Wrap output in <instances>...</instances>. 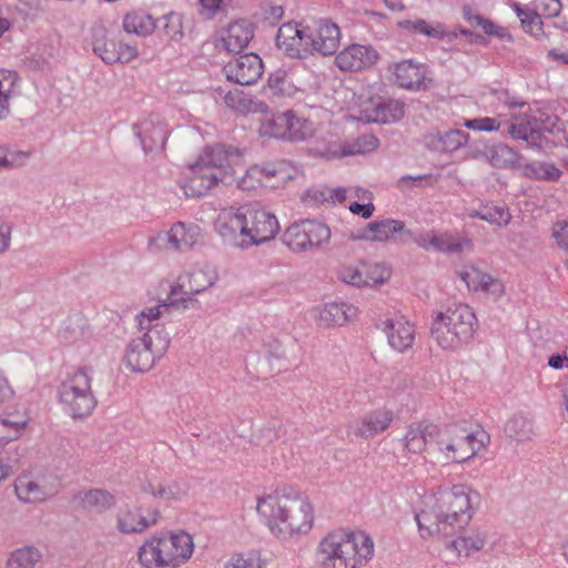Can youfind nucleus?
<instances>
[{"instance_id":"nucleus-1","label":"nucleus","mask_w":568,"mask_h":568,"mask_svg":"<svg viewBox=\"0 0 568 568\" xmlns=\"http://www.w3.org/2000/svg\"><path fill=\"white\" fill-rule=\"evenodd\" d=\"M255 510L260 523L277 540H296L315 526V507L308 496L288 486L258 496Z\"/></svg>"},{"instance_id":"nucleus-2","label":"nucleus","mask_w":568,"mask_h":568,"mask_svg":"<svg viewBox=\"0 0 568 568\" xmlns=\"http://www.w3.org/2000/svg\"><path fill=\"white\" fill-rule=\"evenodd\" d=\"M477 497V493L465 484L438 487L426 495L422 509L415 515L420 538L448 536L465 528L475 514Z\"/></svg>"},{"instance_id":"nucleus-3","label":"nucleus","mask_w":568,"mask_h":568,"mask_svg":"<svg viewBox=\"0 0 568 568\" xmlns=\"http://www.w3.org/2000/svg\"><path fill=\"white\" fill-rule=\"evenodd\" d=\"M374 556L375 542L372 536L348 527L327 531L314 551L318 568H364Z\"/></svg>"},{"instance_id":"nucleus-4","label":"nucleus","mask_w":568,"mask_h":568,"mask_svg":"<svg viewBox=\"0 0 568 568\" xmlns=\"http://www.w3.org/2000/svg\"><path fill=\"white\" fill-rule=\"evenodd\" d=\"M215 227L223 237H237L240 246L250 247L273 240L280 232V222L260 204H245L221 210Z\"/></svg>"},{"instance_id":"nucleus-5","label":"nucleus","mask_w":568,"mask_h":568,"mask_svg":"<svg viewBox=\"0 0 568 568\" xmlns=\"http://www.w3.org/2000/svg\"><path fill=\"white\" fill-rule=\"evenodd\" d=\"M194 537L184 529H166L150 535L139 547L142 568H181L193 557Z\"/></svg>"},{"instance_id":"nucleus-6","label":"nucleus","mask_w":568,"mask_h":568,"mask_svg":"<svg viewBox=\"0 0 568 568\" xmlns=\"http://www.w3.org/2000/svg\"><path fill=\"white\" fill-rule=\"evenodd\" d=\"M489 435L480 428L469 429L462 425H449L445 428L438 450L449 463H467L487 450Z\"/></svg>"},{"instance_id":"nucleus-7","label":"nucleus","mask_w":568,"mask_h":568,"mask_svg":"<svg viewBox=\"0 0 568 568\" xmlns=\"http://www.w3.org/2000/svg\"><path fill=\"white\" fill-rule=\"evenodd\" d=\"M476 321L469 305L454 303L434 318L432 337L442 348L453 349L471 335Z\"/></svg>"},{"instance_id":"nucleus-8","label":"nucleus","mask_w":568,"mask_h":568,"mask_svg":"<svg viewBox=\"0 0 568 568\" xmlns=\"http://www.w3.org/2000/svg\"><path fill=\"white\" fill-rule=\"evenodd\" d=\"M170 346V336L165 331L145 332L142 337L132 339L128 345L123 362L134 373L150 371Z\"/></svg>"},{"instance_id":"nucleus-9","label":"nucleus","mask_w":568,"mask_h":568,"mask_svg":"<svg viewBox=\"0 0 568 568\" xmlns=\"http://www.w3.org/2000/svg\"><path fill=\"white\" fill-rule=\"evenodd\" d=\"M63 412L73 419L87 418L97 406L91 388V378L83 371H77L67 378L59 390Z\"/></svg>"},{"instance_id":"nucleus-10","label":"nucleus","mask_w":568,"mask_h":568,"mask_svg":"<svg viewBox=\"0 0 568 568\" xmlns=\"http://www.w3.org/2000/svg\"><path fill=\"white\" fill-rule=\"evenodd\" d=\"M200 155L204 160L205 166L211 169L225 186L233 185L236 175L245 169L243 153L232 145L206 146Z\"/></svg>"},{"instance_id":"nucleus-11","label":"nucleus","mask_w":568,"mask_h":568,"mask_svg":"<svg viewBox=\"0 0 568 568\" xmlns=\"http://www.w3.org/2000/svg\"><path fill=\"white\" fill-rule=\"evenodd\" d=\"M331 229L322 222L305 220L290 225L282 235L283 244L294 253H301L326 244Z\"/></svg>"},{"instance_id":"nucleus-12","label":"nucleus","mask_w":568,"mask_h":568,"mask_svg":"<svg viewBox=\"0 0 568 568\" xmlns=\"http://www.w3.org/2000/svg\"><path fill=\"white\" fill-rule=\"evenodd\" d=\"M456 275L473 295L491 301H499L505 295L504 282L476 264L462 266L456 271Z\"/></svg>"},{"instance_id":"nucleus-13","label":"nucleus","mask_w":568,"mask_h":568,"mask_svg":"<svg viewBox=\"0 0 568 568\" xmlns=\"http://www.w3.org/2000/svg\"><path fill=\"white\" fill-rule=\"evenodd\" d=\"M307 54L329 57L341 45V28L329 19H320L306 26Z\"/></svg>"},{"instance_id":"nucleus-14","label":"nucleus","mask_w":568,"mask_h":568,"mask_svg":"<svg viewBox=\"0 0 568 568\" xmlns=\"http://www.w3.org/2000/svg\"><path fill=\"white\" fill-rule=\"evenodd\" d=\"M381 61V53L372 44L349 43L335 53L334 65L342 72H365Z\"/></svg>"},{"instance_id":"nucleus-15","label":"nucleus","mask_w":568,"mask_h":568,"mask_svg":"<svg viewBox=\"0 0 568 568\" xmlns=\"http://www.w3.org/2000/svg\"><path fill=\"white\" fill-rule=\"evenodd\" d=\"M389 80L397 87L418 91L427 87L429 81L427 67L412 59L393 62L388 65Z\"/></svg>"},{"instance_id":"nucleus-16","label":"nucleus","mask_w":568,"mask_h":568,"mask_svg":"<svg viewBox=\"0 0 568 568\" xmlns=\"http://www.w3.org/2000/svg\"><path fill=\"white\" fill-rule=\"evenodd\" d=\"M59 484L49 477L33 478L28 475L19 476L14 483V493L18 499L27 504H38L55 496Z\"/></svg>"},{"instance_id":"nucleus-17","label":"nucleus","mask_w":568,"mask_h":568,"mask_svg":"<svg viewBox=\"0 0 568 568\" xmlns=\"http://www.w3.org/2000/svg\"><path fill=\"white\" fill-rule=\"evenodd\" d=\"M404 114L405 104L403 102L371 98L361 105L358 120L367 123H393L399 121Z\"/></svg>"},{"instance_id":"nucleus-18","label":"nucleus","mask_w":568,"mask_h":568,"mask_svg":"<svg viewBox=\"0 0 568 568\" xmlns=\"http://www.w3.org/2000/svg\"><path fill=\"white\" fill-rule=\"evenodd\" d=\"M219 185H222V182L211 169L205 166L204 160L199 155L196 161L189 166V174L181 187L186 196L200 197Z\"/></svg>"},{"instance_id":"nucleus-19","label":"nucleus","mask_w":568,"mask_h":568,"mask_svg":"<svg viewBox=\"0 0 568 568\" xmlns=\"http://www.w3.org/2000/svg\"><path fill=\"white\" fill-rule=\"evenodd\" d=\"M254 28L245 19L234 20L221 28L216 39V47L227 52H240L253 39Z\"/></svg>"},{"instance_id":"nucleus-20","label":"nucleus","mask_w":568,"mask_h":568,"mask_svg":"<svg viewBox=\"0 0 568 568\" xmlns=\"http://www.w3.org/2000/svg\"><path fill=\"white\" fill-rule=\"evenodd\" d=\"M263 61L255 53L240 55L225 67L227 79L241 85L255 83L263 74Z\"/></svg>"},{"instance_id":"nucleus-21","label":"nucleus","mask_w":568,"mask_h":568,"mask_svg":"<svg viewBox=\"0 0 568 568\" xmlns=\"http://www.w3.org/2000/svg\"><path fill=\"white\" fill-rule=\"evenodd\" d=\"M383 332L388 345L398 353H404L414 345L415 326L403 315L386 318L383 322Z\"/></svg>"},{"instance_id":"nucleus-22","label":"nucleus","mask_w":568,"mask_h":568,"mask_svg":"<svg viewBox=\"0 0 568 568\" xmlns=\"http://www.w3.org/2000/svg\"><path fill=\"white\" fill-rule=\"evenodd\" d=\"M306 40V26L290 21L278 28L276 44L291 58H305L308 55Z\"/></svg>"},{"instance_id":"nucleus-23","label":"nucleus","mask_w":568,"mask_h":568,"mask_svg":"<svg viewBox=\"0 0 568 568\" xmlns=\"http://www.w3.org/2000/svg\"><path fill=\"white\" fill-rule=\"evenodd\" d=\"M115 519L116 529L121 534H136L154 526L159 520V511L149 510L143 514L142 509L125 505L118 509Z\"/></svg>"},{"instance_id":"nucleus-24","label":"nucleus","mask_w":568,"mask_h":568,"mask_svg":"<svg viewBox=\"0 0 568 568\" xmlns=\"http://www.w3.org/2000/svg\"><path fill=\"white\" fill-rule=\"evenodd\" d=\"M143 493L165 503H178L189 495V485L182 480L150 477L142 486Z\"/></svg>"},{"instance_id":"nucleus-25","label":"nucleus","mask_w":568,"mask_h":568,"mask_svg":"<svg viewBox=\"0 0 568 568\" xmlns=\"http://www.w3.org/2000/svg\"><path fill=\"white\" fill-rule=\"evenodd\" d=\"M394 419V410L386 405H382L365 413L358 419L354 433L363 438H374L386 432Z\"/></svg>"},{"instance_id":"nucleus-26","label":"nucleus","mask_w":568,"mask_h":568,"mask_svg":"<svg viewBox=\"0 0 568 568\" xmlns=\"http://www.w3.org/2000/svg\"><path fill=\"white\" fill-rule=\"evenodd\" d=\"M115 503L112 493L100 488L81 489L71 497V505L78 511L102 514L113 508Z\"/></svg>"},{"instance_id":"nucleus-27","label":"nucleus","mask_w":568,"mask_h":568,"mask_svg":"<svg viewBox=\"0 0 568 568\" xmlns=\"http://www.w3.org/2000/svg\"><path fill=\"white\" fill-rule=\"evenodd\" d=\"M264 174V186L284 187L291 181L303 176L301 168L287 160H277L262 166Z\"/></svg>"},{"instance_id":"nucleus-28","label":"nucleus","mask_w":568,"mask_h":568,"mask_svg":"<svg viewBox=\"0 0 568 568\" xmlns=\"http://www.w3.org/2000/svg\"><path fill=\"white\" fill-rule=\"evenodd\" d=\"M417 243L424 250L446 253L469 252L473 248V241L470 239L448 233L422 236Z\"/></svg>"},{"instance_id":"nucleus-29","label":"nucleus","mask_w":568,"mask_h":568,"mask_svg":"<svg viewBox=\"0 0 568 568\" xmlns=\"http://www.w3.org/2000/svg\"><path fill=\"white\" fill-rule=\"evenodd\" d=\"M185 284L187 283L181 280V275L172 281H162L159 286L158 300L162 302L164 306L189 307V305L194 302L192 298L194 294L184 288Z\"/></svg>"},{"instance_id":"nucleus-30","label":"nucleus","mask_w":568,"mask_h":568,"mask_svg":"<svg viewBox=\"0 0 568 568\" xmlns=\"http://www.w3.org/2000/svg\"><path fill=\"white\" fill-rule=\"evenodd\" d=\"M404 227V223L397 220L385 219L373 221L355 235H352V239L368 242H385L390 240L396 233L403 231Z\"/></svg>"},{"instance_id":"nucleus-31","label":"nucleus","mask_w":568,"mask_h":568,"mask_svg":"<svg viewBox=\"0 0 568 568\" xmlns=\"http://www.w3.org/2000/svg\"><path fill=\"white\" fill-rule=\"evenodd\" d=\"M358 315L356 306L346 303H327L318 311V322L322 326H343Z\"/></svg>"},{"instance_id":"nucleus-32","label":"nucleus","mask_w":568,"mask_h":568,"mask_svg":"<svg viewBox=\"0 0 568 568\" xmlns=\"http://www.w3.org/2000/svg\"><path fill=\"white\" fill-rule=\"evenodd\" d=\"M487 545V535L481 530H471L457 536L446 544V548L452 550L456 557H470L481 551Z\"/></svg>"},{"instance_id":"nucleus-33","label":"nucleus","mask_w":568,"mask_h":568,"mask_svg":"<svg viewBox=\"0 0 568 568\" xmlns=\"http://www.w3.org/2000/svg\"><path fill=\"white\" fill-rule=\"evenodd\" d=\"M19 94V74L13 70L0 68V120L10 114L11 104Z\"/></svg>"},{"instance_id":"nucleus-34","label":"nucleus","mask_w":568,"mask_h":568,"mask_svg":"<svg viewBox=\"0 0 568 568\" xmlns=\"http://www.w3.org/2000/svg\"><path fill=\"white\" fill-rule=\"evenodd\" d=\"M434 426L426 420L410 423L403 437V445L407 453L422 454L427 448V437L432 436Z\"/></svg>"},{"instance_id":"nucleus-35","label":"nucleus","mask_w":568,"mask_h":568,"mask_svg":"<svg viewBox=\"0 0 568 568\" xmlns=\"http://www.w3.org/2000/svg\"><path fill=\"white\" fill-rule=\"evenodd\" d=\"M29 416L26 412L16 410L0 416V448L13 440H18L24 433Z\"/></svg>"},{"instance_id":"nucleus-36","label":"nucleus","mask_w":568,"mask_h":568,"mask_svg":"<svg viewBox=\"0 0 568 568\" xmlns=\"http://www.w3.org/2000/svg\"><path fill=\"white\" fill-rule=\"evenodd\" d=\"M285 121V142H302L315 135V123L307 118L298 115L293 110H286Z\"/></svg>"},{"instance_id":"nucleus-37","label":"nucleus","mask_w":568,"mask_h":568,"mask_svg":"<svg viewBox=\"0 0 568 568\" xmlns=\"http://www.w3.org/2000/svg\"><path fill=\"white\" fill-rule=\"evenodd\" d=\"M168 243L176 250L190 248L202 237V231L196 224L175 223L165 234Z\"/></svg>"},{"instance_id":"nucleus-38","label":"nucleus","mask_w":568,"mask_h":568,"mask_svg":"<svg viewBox=\"0 0 568 568\" xmlns=\"http://www.w3.org/2000/svg\"><path fill=\"white\" fill-rule=\"evenodd\" d=\"M261 114L257 128L258 135L264 139L285 141L286 111L275 113L267 108V111Z\"/></svg>"},{"instance_id":"nucleus-39","label":"nucleus","mask_w":568,"mask_h":568,"mask_svg":"<svg viewBox=\"0 0 568 568\" xmlns=\"http://www.w3.org/2000/svg\"><path fill=\"white\" fill-rule=\"evenodd\" d=\"M225 104L242 114L248 113H265L267 111V103L253 99L242 90L229 91L224 97Z\"/></svg>"},{"instance_id":"nucleus-40","label":"nucleus","mask_w":568,"mask_h":568,"mask_svg":"<svg viewBox=\"0 0 568 568\" xmlns=\"http://www.w3.org/2000/svg\"><path fill=\"white\" fill-rule=\"evenodd\" d=\"M378 148V140L372 134H365L358 138L352 146L335 145L329 146L321 155L326 159H338L357 153H368Z\"/></svg>"},{"instance_id":"nucleus-41","label":"nucleus","mask_w":568,"mask_h":568,"mask_svg":"<svg viewBox=\"0 0 568 568\" xmlns=\"http://www.w3.org/2000/svg\"><path fill=\"white\" fill-rule=\"evenodd\" d=\"M508 134L516 140H523L536 145L540 141V133L532 124L528 114H514L509 120Z\"/></svg>"},{"instance_id":"nucleus-42","label":"nucleus","mask_w":568,"mask_h":568,"mask_svg":"<svg viewBox=\"0 0 568 568\" xmlns=\"http://www.w3.org/2000/svg\"><path fill=\"white\" fill-rule=\"evenodd\" d=\"M266 89L272 97L276 98H294L300 91L293 75L282 69L275 70L268 75Z\"/></svg>"},{"instance_id":"nucleus-43","label":"nucleus","mask_w":568,"mask_h":568,"mask_svg":"<svg viewBox=\"0 0 568 568\" xmlns=\"http://www.w3.org/2000/svg\"><path fill=\"white\" fill-rule=\"evenodd\" d=\"M123 28L128 33L146 37L156 28L155 19L144 11H131L123 18Z\"/></svg>"},{"instance_id":"nucleus-44","label":"nucleus","mask_w":568,"mask_h":568,"mask_svg":"<svg viewBox=\"0 0 568 568\" xmlns=\"http://www.w3.org/2000/svg\"><path fill=\"white\" fill-rule=\"evenodd\" d=\"M216 277L215 271L211 267H196L181 274V280L187 283L184 288L193 292V294H197L212 286Z\"/></svg>"},{"instance_id":"nucleus-45","label":"nucleus","mask_w":568,"mask_h":568,"mask_svg":"<svg viewBox=\"0 0 568 568\" xmlns=\"http://www.w3.org/2000/svg\"><path fill=\"white\" fill-rule=\"evenodd\" d=\"M511 8L526 33L536 39H541L545 36L541 16L536 10L524 9L519 3H514Z\"/></svg>"},{"instance_id":"nucleus-46","label":"nucleus","mask_w":568,"mask_h":568,"mask_svg":"<svg viewBox=\"0 0 568 568\" xmlns=\"http://www.w3.org/2000/svg\"><path fill=\"white\" fill-rule=\"evenodd\" d=\"M465 20L473 27H479L488 34L496 37L503 41L511 42L514 40L507 28L496 24L494 21L486 19L479 14H473L470 9L464 10Z\"/></svg>"},{"instance_id":"nucleus-47","label":"nucleus","mask_w":568,"mask_h":568,"mask_svg":"<svg viewBox=\"0 0 568 568\" xmlns=\"http://www.w3.org/2000/svg\"><path fill=\"white\" fill-rule=\"evenodd\" d=\"M41 558L42 554L38 548L23 546L10 554L7 560V568H34Z\"/></svg>"},{"instance_id":"nucleus-48","label":"nucleus","mask_w":568,"mask_h":568,"mask_svg":"<svg viewBox=\"0 0 568 568\" xmlns=\"http://www.w3.org/2000/svg\"><path fill=\"white\" fill-rule=\"evenodd\" d=\"M485 156L495 168H507L517 162V153L506 144L493 145L486 150Z\"/></svg>"},{"instance_id":"nucleus-49","label":"nucleus","mask_w":568,"mask_h":568,"mask_svg":"<svg viewBox=\"0 0 568 568\" xmlns=\"http://www.w3.org/2000/svg\"><path fill=\"white\" fill-rule=\"evenodd\" d=\"M483 221L504 227L510 223L511 213L503 203L488 202L483 204Z\"/></svg>"},{"instance_id":"nucleus-50","label":"nucleus","mask_w":568,"mask_h":568,"mask_svg":"<svg viewBox=\"0 0 568 568\" xmlns=\"http://www.w3.org/2000/svg\"><path fill=\"white\" fill-rule=\"evenodd\" d=\"M139 128L144 140L150 139L153 143L163 145L168 139L166 128L158 116L144 120Z\"/></svg>"},{"instance_id":"nucleus-51","label":"nucleus","mask_w":568,"mask_h":568,"mask_svg":"<svg viewBox=\"0 0 568 568\" xmlns=\"http://www.w3.org/2000/svg\"><path fill=\"white\" fill-rule=\"evenodd\" d=\"M363 272V286L382 285L390 277L389 267L383 263H365Z\"/></svg>"},{"instance_id":"nucleus-52","label":"nucleus","mask_w":568,"mask_h":568,"mask_svg":"<svg viewBox=\"0 0 568 568\" xmlns=\"http://www.w3.org/2000/svg\"><path fill=\"white\" fill-rule=\"evenodd\" d=\"M236 186L243 191L255 190L258 186H264V174L262 166H252L245 170L244 174L234 182Z\"/></svg>"},{"instance_id":"nucleus-53","label":"nucleus","mask_w":568,"mask_h":568,"mask_svg":"<svg viewBox=\"0 0 568 568\" xmlns=\"http://www.w3.org/2000/svg\"><path fill=\"white\" fill-rule=\"evenodd\" d=\"M399 26L434 39H442L445 34V30L440 23L428 24L422 19L415 21L406 20L400 22Z\"/></svg>"},{"instance_id":"nucleus-54","label":"nucleus","mask_w":568,"mask_h":568,"mask_svg":"<svg viewBox=\"0 0 568 568\" xmlns=\"http://www.w3.org/2000/svg\"><path fill=\"white\" fill-rule=\"evenodd\" d=\"M526 173L536 180L545 181H557L561 176V171L555 165L548 163L527 165Z\"/></svg>"},{"instance_id":"nucleus-55","label":"nucleus","mask_w":568,"mask_h":568,"mask_svg":"<svg viewBox=\"0 0 568 568\" xmlns=\"http://www.w3.org/2000/svg\"><path fill=\"white\" fill-rule=\"evenodd\" d=\"M501 123V114H498L497 116L494 118L484 116L478 119L465 120L464 125L473 131L490 133L499 131Z\"/></svg>"},{"instance_id":"nucleus-56","label":"nucleus","mask_w":568,"mask_h":568,"mask_svg":"<svg viewBox=\"0 0 568 568\" xmlns=\"http://www.w3.org/2000/svg\"><path fill=\"white\" fill-rule=\"evenodd\" d=\"M164 305L153 306L149 307L144 311H142L140 314L136 315L135 321L138 323V326L140 329L150 332V331H165L163 327H160L159 325H152L154 321H158L162 314L161 307Z\"/></svg>"},{"instance_id":"nucleus-57","label":"nucleus","mask_w":568,"mask_h":568,"mask_svg":"<svg viewBox=\"0 0 568 568\" xmlns=\"http://www.w3.org/2000/svg\"><path fill=\"white\" fill-rule=\"evenodd\" d=\"M315 199L332 204H342L349 197V187H322L315 192Z\"/></svg>"},{"instance_id":"nucleus-58","label":"nucleus","mask_w":568,"mask_h":568,"mask_svg":"<svg viewBox=\"0 0 568 568\" xmlns=\"http://www.w3.org/2000/svg\"><path fill=\"white\" fill-rule=\"evenodd\" d=\"M264 560L258 554L251 552L246 556L236 554L225 564V568H264Z\"/></svg>"},{"instance_id":"nucleus-59","label":"nucleus","mask_w":568,"mask_h":568,"mask_svg":"<svg viewBox=\"0 0 568 568\" xmlns=\"http://www.w3.org/2000/svg\"><path fill=\"white\" fill-rule=\"evenodd\" d=\"M365 263L343 265L338 271V277L355 286H363V268Z\"/></svg>"},{"instance_id":"nucleus-60","label":"nucleus","mask_w":568,"mask_h":568,"mask_svg":"<svg viewBox=\"0 0 568 568\" xmlns=\"http://www.w3.org/2000/svg\"><path fill=\"white\" fill-rule=\"evenodd\" d=\"M94 52L106 63L118 62L116 42L113 40L101 42L97 40L93 44Z\"/></svg>"},{"instance_id":"nucleus-61","label":"nucleus","mask_w":568,"mask_h":568,"mask_svg":"<svg viewBox=\"0 0 568 568\" xmlns=\"http://www.w3.org/2000/svg\"><path fill=\"white\" fill-rule=\"evenodd\" d=\"M200 1V14L205 19L214 18L220 11L230 7L232 0H199Z\"/></svg>"},{"instance_id":"nucleus-62","label":"nucleus","mask_w":568,"mask_h":568,"mask_svg":"<svg viewBox=\"0 0 568 568\" xmlns=\"http://www.w3.org/2000/svg\"><path fill=\"white\" fill-rule=\"evenodd\" d=\"M561 9L560 0H535V10L545 18L558 17Z\"/></svg>"},{"instance_id":"nucleus-63","label":"nucleus","mask_w":568,"mask_h":568,"mask_svg":"<svg viewBox=\"0 0 568 568\" xmlns=\"http://www.w3.org/2000/svg\"><path fill=\"white\" fill-rule=\"evenodd\" d=\"M27 158L24 153L10 152L0 146V169L19 165Z\"/></svg>"},{"instance_id":"nucleus-64","label":"nucleus","mask_w":568,"mask_h":568,"mask_svg":"<svg viewBox=\"0 0 568 568\" xmlns=\"http://www.w3.org/2000/svg\"><path fill=\"white\" fill-rule=\"evenodd\" d=\"M552 235L561 248L568 251V221H558L552 226Z\"/></svg>"}]
</instances>
